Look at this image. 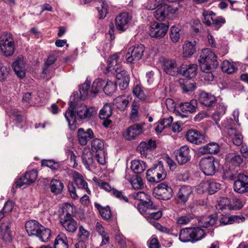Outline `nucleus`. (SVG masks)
I'll use <instances>...</instances> for the list:
<instances>
[{"mask_svg": "<svg viewBox=\"0 0 248 248\" xmlns=\"http://www.w3.org/2000/svg\"><path fill=\"white\" fill-rule=\"evenodd\" d=\"M102 218L106 220H110L112 219L110 207L108 206L104 207L103 209H101L99 213Z\"/></svg>", "mask_w": 248, "mask_h": 248, "instance_id": "nucleus-64", "label": "nucleus"}, {"mask_svg": "<svg viewBox=\"0 0 248 248\" xmlns=\"http://www.w3.org/2000/svg\"><path fill=\"white\" fill-rule=\"evenodd\" d=\"M240 174L235 170H226L224 171L222 177L224 179L234 180L238 178Z\"/></svg>", "mask_w": 248, "mask_h": 248, "instance_id": "nucleus-57", "label": "nucleus"}, {"mask_svg": "<svg viewBox=\"0 0 248 248\" xmlns=\"http://www.w3.org/2000/svg\"><path fill=\"white\" fill-rule=\"evenodd\" d=\"M198 99L200 104L207 107L214 106L217 102L215 95L204 91L200 93Z\"/></svg>", "mask_w": 248, "mask_h": 248, "instance_id": "nucleus-23", "label": "nucleus"}, {"mask_svg": "<svg viewBox=\"0 0 248 248\" xmlns=\"http://www.w3.org/2000/svg\"><path fill=\"white\" fill-rule=\"evenodd\" d=\"M143 216L147 219L151 223V220H158L162 217V212L160 211L157 212H148V213L143 214Z\"/></svg>", "mask_w": 248, "mask_h": 248, "instance_id": "nucleus-62", "label": "nucleus"}, {"mask_svg": "<svg viewBox=\"0 0 248 248\" xmlns=\"http://www.w3.org/2000/svg\"><path fill=\"white\" fill-rule=\"evenodd\" d=\"M153 194L158 199L168 200L172 196L173 190L166 183H161L154 188Z\"/></svg>", "mask_w": 248, "mask_h": 248, "instance_id": "nucleus-8", "label": "nucleus"}, {"mask_svg": "<svg viewBox=\"0 0 248 248\" xmlns=\"http://www.w3.org/2000/svg\"><path fill=\"white\" fill-rule=\"evenodd\" d=\"M143 132L142 125L138 124H134L123 132V136L126 140L134 139Z\"/></svg>", "mask_w": 248, "mask_h": 248, "instance_id": "nucleus-17", "label": "nucleus"}, {"mask_svg": "<svg viewBox=\"0 0 248 248\" xmlns=\"http://www.w3.org/2000/svg\"><path fill=\"white\" fill-rule=\"evenodd\" d=\"M51 191L55 195L60 194L62 191L64 186L59 180L52 179L50 184Z\"/></svg>", "mask_w": 248, "mask_h": 248, "instance_id": "nucleus-43", "label": "nucleus"}, {"mask_svg": "<svg viewBox=\"0 0 248 248\" xmlns=\"http://www.w3.org/2000/svg\"><path fill=\"white\" fill-rule=\"evenodd\" d=\"M74 207L70 204L66 203L64 204L62 207V213L61 215L60 218H70L72 217V214L73 213Z\"/></svg>", "mask_w": 248, "mask_h": 248, "instance_id": "nucleus-49", "label": "nucleus"}, {"mask_svg": "<svg viewBox=\"0 0 248 248\" xmlns=\"http://www.w3.org/2000/svg\"><path fill=\"white\" fill-rule=\"evenodd\" d=\"M13 68L18 77L23 78L25 76V67L23 58H18L13 63Z\"/></svg>", "mask_w": 248, "mask_h": 248, "instance_id": "nucleus-30", "label": "nucleus"}, {"mask_svg": "<svg viewBox=\"0 0 248 248\" xmlns=\"http://www.w3.org/2000/svg\"><path fill=\"white\" fill-rule=\"evenodd\" d=\"M97 10L100 15V18H104L108 13V4L105 0H97Z\"/></svg>", "mask_w": 248, "mask_h": 248, "instance_id": "nucleus-47", "label": "nucleus"}, {"mask_svg": "<svg viewBox=\"0 0 248 248\" xmlns=\"http://www.w3.org/2000/svg\"><path fill=\"white\" fill-rule=\"evenodd\" d=\"M221 69L224 72L228 74H232L237 70V68L232 62L225 60L222 63Z\"/></svg>", "mask_w": 248, "mask_h": 248, "instance_id": "nucleus-46", "label": "nucleus"}, {"mask_svg": "<svg viewBox=\"0 0 248 248\" xmlns=\"http://www.w3.org/2000/svg\"><path fill=\"white\" fill-rule=\"evenodd\" d=\"M156 10L154 12V16L158 21H163L169 14L173 12L172 8L166 4L156 6Z\"/></svg>", "mask_w": 248, "mask_h": 248, "instance_id": "nucleus-18", "label": "nucleus"}, {"mask_svg": "<svg viewBox=\"0 0 248 248\" xmlns=\"http://www.w3.org/2000/svg\"><path fill=\"white\" fill-rule=\"evenodd\" d=\"M90 82L86 81L85 83L79 87V91L80 93V98L81 99H85L89 94V89L90 88Z\"/></svg>", "mask_w": 248, "mask_h": 248, "instance_id": "nucleus-55", "label": "nucleus"}, {"mask_svg": "<svg viewBox=\"0 0 248 248\" xmlns=\"http://www.w3.org/2000/svg\"><path fill=\"white\" fill-rule=\"evenodd\" d=\"M166 175V171L161 163L149 169L146 172L147 179L150 182L158 183L164 180Z\"/></svg>", "mask_w": 248, "mask_h": 248, "instance_id": "nucleus-4", "label": "nucleus"}, {"mask_svg": "<svg viewBox=\"0 0 248 248\" xmlns=\"http://www.w3.org/2000/svg\"><path fill=\"white\" fill-rule=\"evenodd\" d=\"M0 229L2 239L6 242H10L12 240V235L10 230V223H2L0 226Z\"/></svg>", "mask_w": 248, "mask_h": 248, "instance_id": "nucleus-36", "label": "nucleus"}, {"mask_svg": "<svg viewBox=\"0 0 248 248\" xmlns=\"http://www.w3.org/2000/svg\"><path fill=\"white\" fill-rule=\"evenodd\" d=\"M105 81L100 78L95 79L92 84L91 93L93 95H95L99 93L103 88Z\"/></svg>", "mask_w": 248, "mask_h": 248, "instance_id": "nucleus-48", "label": "nucleus"}, {"mask_svg": "<svg viewBox=\"0 0 248 248\" xmlns=\"http://www.w3.org/2000/svg\"><path fill=\"white\" fill-rule=\"evenodd\" d=\"M234 122L232 119H227L222 123V127L228 130V133L230 136H233L232 141L234 144L237 146L242 145L243 143V137L242 134L237 131L235 128L232 126Z\"/></svg>", "mask_w": 248, "mask_h": 248, "instance_id": "nucleus-9", "label": "nucleus"}, {"mask_svg": "<svg viewBox=\"0 0 248 248\" xmlns=\"http://www.w3.org/2000/svg\"><path fill=\"white\" fill-rule=\"evenodd\" d=\"M169 26L165 23L155 22L151 24L149 34L152 37L162 38L165 36Z\"/></svg>", "mask_w": 248, "mask_h": 248, "instance_id": "nucleus-12", "label": "nucleus"}, {"mask_svg": "<svg viewBox=\"0 0 248 248\" xmlns=\"http://www.w3.org/2000/svg\"><path fill=\"white\" fill-rule=\"evenodd\" d=\"M78 136L79 143L81 145H85L89 140L94 137V134L93 130L90 128H88L86 131H85L83 128H80L78 131Z\"/></svg>", "mask_w": 248, "mask_h": 248, "instance_id": "nucleus-24", "label": "nucleus"}, {"mask_svg": "<svg viewBox=\"0 0 248 248\" xmlns=\"http://www.w3.org/2000/svg\"><path fill=\"white\" fill-rule=\"evenodd\" d=\"M233 189L235 192L240 194L248 192V176L240 174L237 180L234 182Z\"/></svg>", "mask_w": 248, "mask_h": 248, "instance_id": "nucleus-14", "label": "nucleus"}, {"mask_svg": "<svg viewBox=\"0 0 248 248\" xmlns=\"http://www.w3.org/2000/svg\"><path fill=\"white\" fill-rule=\"evenodd\" d=\"M10 68L0 61V81H4L8 77Z\"/></svg>", "mask_w": 248, "mask_h": 248, "instance_id": "nucleus-58", "label": "nucleus"}, {"mask_svg": "<svg viewBox=\"0 0 248 248\" xmlns=\"http://www.w3.org/2000/svg\"><path fill=\"white\" fill-rule=\"evenodd\" d=\"M42 227L41 224L34 220L28 221L25 224L26 230L29 236H36Z\"/></svg>", "mask_w": 248, "mask_h": 248, "instance_id": "nucleus-27", "label": "nucleus"}, {"mask_svg": "<svg viewBox=\"0 0 248 248\" xmlns=\"http://www.w3.org/2000/svg\"><path fill=\"white\" fill-rule=\"evenodd\" d=\"M205 235L204 230L200 227L186 228L179 232V239L183 242L192 243L201 240Z\"/></svg>", "mask_w": 248, "mask_h": 248, "instance_id": "nucleus-3", "label": "nucleus"}, {"mask_svg": "<svg viewBox=\"0 0 248 248\" xmlns=\"http://www.w3.org/2000/svg\"><path fill=\"white\" fill-rule=\"evenodd\" d=\"M116 77L120 88L122 90L126 89L128 86L130 78L127 72L124 69L117 68Z\"/></svg>", "mask_w": 248, "mask_h": 248, "instance_id": "nucleus-22", "label": "nucleus"}, {"mask_svg": "<svg viewBox=\"0 0 248 248\" xmlns=\"http://www.w3.org/2000/svg\"><path fill=\"white\" fill-rule=\"evenodd\" d=\"M216 208L218 211H222L223 209L231 210V200L225 197L220 198L216 204Z\"/></svg>", "mask_w": 248, "mask_h": 248, "instance_id": "nucleus-42", "label": "nucleus"}, {"mask_svg": "<svg viewBox=\"0 0 248 248\" xmlns=\"http://www.w3.org/2000/svg\"><path fill=\"white\" fill-rule=\"evenodd\" d=\"M192 193L193 190L191 186H183L180 188L177 193L178 198L183 203H186Z\"/></svg>", "mask_w": 248, "mask_h": 248, "instance_id": "nucleus-29", "label": "nucleus"}, {"mask_svg": "<svg viewBox=\"0 0 248 248\" xmlns=\"http://www.w3.org/2000/svg\"><path fill=\"white\" fill-rule=\"evenodd\" d=\"M91 147L93 152L103 151L104 149V144L102 140L95 138L92 141Z\"/></svg>", "mask_w": 248, "mask_h": 248, "instance_id": "nucleus-56", "label": "nucleus"}, {"mask_svg": "<svg viewBox=\"0 0 248 248\" xmlns=\"http://www.w3.org/2000/svg\"><path fill=\"white\" fill-rule=\"evenodd\" d=\"M227 158L230 160L231 162L235 166H239L243 162V159L240 155L236 153L228 154Z\"/></svg>", "mask_w": 248, "mask_h": 248, "instance_id": "nucleus-60", "label": "nucleus"}, {"mask_svg": "<svg viewBox=\"0 0 248 248\" xmlns=\"http://www.w3.org/2000/svg\"><path fill=\"white\" fill-rule=\"evenodd\" d=\"M73 180L78 188L85 189L89 194H91V191L88 187L87 183L83 179L82 175L77 171L73 173Z\"/></svg>", "mask_w": 248, "mask_h": 248, "instance_id": "nucleus-32", "label": "nucleus"}, {"mask_svg": "<svg viewBox=\"0 0 248 248\" xmlns=\"http://www.w3.org/2000/svg\"><path fill=\"white\" fill-rule=\"evenodd\" d=\"M77 236L79 241L75 245V248H86V242L89 239L90 236V232L83 226L80 225L78 227Z\"/></svg>", "mask_w": 248, "mask_h": 248, "instance_id": "nucleus-16", "label": "nucleus"}, {"mask_svg": "<svg viewBox=\"0 0 248 248\" xmlns=\"http://www.w3.org/2000/svg\"><path fill=\"white\" fill-rule=\"evenodd\" d=\"M218 162L212 156L204 157L201 159L199 166L201 170L206 175L212 176L217 170V165Z\"/></svg>", "mask_w": 248, "mask_h": 248, "instance_id": "nucleus-6", "label": "nucleus"}, {"mask_svg": "<svg viewBox=\"0 0 248 248\" xmlns=\"http://www.w3.org/2000/svg\"><path fill=\"white\" fill-rule=\"evenodd\" d=\"M145 48L142 44L135 45L129 48L125 59L128 63H135L141 60Z\"/></svg>", "mask_w": 248, "mask_h": 248, "instance_id": "nucleus-7", "label": "nucleus"}, {"mask_svg": "<svg viewBox=\"0 0 248 248\" xmlns=\"http://www.w3.org/2000/svg\"><path fill=\"white\" fill-rule=\"evenodd\" d=\"M196 41H186L183 45V56L185 58L191 56L196 51Z\"/></svg>", "mask_w": 248, "mask_h": 248, "instance_id": "nucleus-34", "label": "nucleus"}, {"mask_svg": "<svg viewBox=\"0 0 248 248\" xmlns=\"http://www.w3.org/2000/svg\"><path fill=\"white\" fill-rule=\"evenodd\" d=\"M37 173L35 170L26 172L25 175L21 177L16 182V186L21 187L24 186H27L33 183L37 178Z\"/></svg>", "mask_w": 248, "mask_h": 248, "instance_id": "nucleus-15", "label": "nucleus"}, {"mask_svg": "<svg viewBox=\"0 0 248 248\" xmlns=\"http://www.w3.org/2000/svg\"><path fill=\"white\" fill-rule=\"evenodd\" d=\"M173 121V118L171 116H170L168 118H164L163 120H160L158 124L156 126L155 130L156 132H161L162 131L169 127L172 124Z\"/></svg>", "mask_w": 248, "mask_h": 248, "instance_id": "nucleus-45", "label": "nucleus"}, {"mask_svg": "<svg viewBox=\"0 0 248 248\" xmlns=\"http://www.w3.org/2000/svg\"><path fill=\"white\" fill-rule=\"evenodd\" d=\"M112 108L110 105L106 104L100 110L99 116L100 119L108 118L112 115Z\"/></svg>", "mask_w": 248, "mask_h": 248, "instance_id": "nucleus-54", "label": "nucleus"}, {"mask_svg": "<svg viewBox=\"0 0 248 248\" xmlns=\"http://www.w3.org/2000/svg\"><path fill=\"white\" fill-rule=\"evenodd\" d=\"M82 163L86 169L90 170L93 164V154L89 149H85L81 155Z\"/></svg>", "mask_w": 248, "mask_h": 248, "instance_id": "nucleus-33", "label": "nucleus"}, {"mask_svg": "<svg viewBox=\"0 0 248 248\" xmlns=\"http://www.w3.org/2000/svg\"><path fill=\"white\" fill-rule=\"evenodd\" d=\"M186 138L187 141L196 145L200 144L205 140L204 135L199 131L194 129L188 130Z\"/></svg>", "mask_w": 248, "mask_h": 248, "instance_id": "nucleus-19", "label": "nucleus"}, {"mask_svg": "<svg viewBox=\"0 0 248 248\" xmlns=\"http://www.w3.org/2000/svg\"><path fill=\"white\" fill-rule=\"evenodd\" d=\"M132 17L126 12L120 13L115 17V26L117 30L124 31L130 26Z\"/></svg>", "mask_w": 248, "mask_h": 248, "instance_id": "nucleus-10", "label": "nucleus"}, {"mask_svg": "<svg viewBox=\"0 0 248 248\" xmlns=\"http://www.w3.org/2000/svg\"><path fill=\"white\" fill-rule=\"evenodd\" d=\"M156 147L155 141L150 139L147 142L142 141L137 148V151L142 157H146L148 154Z\"/></svg>", "mask_w": 248, "mask_h": 248, "instance_id": "nucleus-20", "label": "nucleus"}, {"mask_svg": "<svg viewBox=\"0 0 248 248\" xmlns=\"http://www.w3.org/2000/svg\"><path fill=\"white\" fill-rule=\"evenodd\" d=\"M220 184L214 180L205 181L202 184V186L207 188L210 194H213L220 189Z\"/></svg>", "mask_w": 248, "mask_h": 248, "instance_id": "nucleus-39", "label": "nucleus"}, {"mask_svg": "<svg viewBox=\"0 0 248 248\" xmlns=\"http://www.w3.org/2000/svg\"><path fill=\"white\" fill-rule=\"evenodd\" d=\"M197 67L196 64H190L185 68L181 67L182 72H179V74L188 78H194L197 74Z\"/></svg>", "mask_w": 248, "mask_h": 248, "instance_id": "nucleus-35", "label": "nucleus"}, {"mask_svg": "<svg viewBox=\"0 0 248 248\" xmlns=\"http://www.w3.org/2000/svg\"><path fill=\"white\" fill-rule=\"evenodd\" d=\"M54 247V248H68V239L65 234L61 233L56 237Z\"/></svg>", "mask_w": 248, "mask_h": 248, "instance_id": "nucleus-37", "label": "nucleus"}, {"mask_svg": "<svg viewBox=\"0 0 248 248\" xmlns=\"http://www.w3.org/2000/svg\"><path fill=\"white\" fill-rule=\"evenodd\" d=\"M131 169L135 173H141L146 169L145 163L140 160H134L131 162Z\"/></svg>", "mask_w": 248, "mask_h": 248, "instance_id": "nucleus-41", "label": "nucleus"}, {"mask_svg": "<svg viewBox=\"0 0 248 248\" xmlns=\"http://www.w3.org/2000/svg\"><path fill=\"white\" fill-rule=\"evenodd\" d=\"M133 93L141 101H144L147 98L143 88L139 85H136L133 87Z\"/></svg>", "mask_w": 248, "mask_h": 248, "instance_id": "nucleus-51", "label": "nucleus"}, {"mask_svg": "<svg viewBox=\"0 0 248 248\" xmlns=\"http://www.w3.org/2000/svg\"><path fill=\"white\" fill-rule=\"evenodd\" d=\"M219 150L218 144L216 142H210L200 149L201 152L203 154H216Z\"/></svg>", "mask_w": 248, "mask_h": 248, "instance_id": "nucleus-40", "label": "nucleus"}, {"mask_svg": "<svg viewBox=\"0 0 248 248\" xmlns=\"http://www.w3.org/2000/svg\"><path fill=\"white\" fill-rule=\"evenodd\" d=\"M178 82L181 89L185 92H191L196 88V86L193 83L190 82L187 80L186 81L184 79H180L179 80Z\"/></svg>", "mask_w": 248, "mask_h": 248, "instance_id": "nucleus-50", "label": "nucleus"}, {"mask_svg": "<svg viewBox=\"0 0 248 248\" xmlns=\"http://www.w3.org/2000/svg\"><path fill=\"white\" fill-rule=\"evenodd\" d=\"M193 217L189 214L181 216L176 219V222L180 225H186L190 222Z\"/></svg>", "mask_w": 248, "mask_h": 248, "instance_id": "nucleus-63", "label": "nucleus"}, {"mask_svg": "<svg viewBox=\"0 0 248 248\" xmlns=\"http://www.w3.org/2000/svg\"><path fill=\"white\" fill-rule=\"evenodd\" d=\"M130 182L135 189H141L143 186V183L140 177L136 175L135 177L130 179Z\"/></svg>", "mask_w": 248, "mask_h": 248, "instance_id": "nucleus-61", "label": "nucleus"}, {"mask_svg": "<svg viewBox=\"0 0 248 248\" xmlns=\"http://www.w3.org/2000/svg\"><path fill=\"white\" fill-rule=\"evenodd\" d=\"M131 100L129 96L122 95L116 97L113 100V105L121 110L124 111L127 108L128 103Z\"/></svg>", "mask_w": 248, "mask_h": 248, "instance_id": "nucleus-31", "label": "nucleus"}, {"mask_svg": "<svg viewBox=\"0 0 248 248\" xmlns=\"http://www.w3.org/2000/svg\"><path fill=\"white\" fill-rule=\"evenodd\" d=\"M198 62L202 71L212 70L216 69L219 64L216 55L209 48L202 50Z\"/></svg>", "mask_w": 248, "mask_h": 248, "instance_id": "nucleus-2", "label": "nucleus"}, {"mask_svg": "<svg viewBox=\"0 0 248 248\" xmlns=\"http://www.w3.org/2000/svg\"><path fill=\"white\" fill-rule=\"evenodd\" d=\"M0 46L2 52L6 56L14 53V42L10 33L5 32L0 36Z\"/></svg>", "mask_w": 248, "mask_h": 248, "instance_id": "nucleus-5", "label": "nucleus"}, {"mask_svg": "<svg viewBox=\"0 0 248 248\" xmlns=\"http://www.w3.org/2000/svg\"><path fill=\"white\" fill-rule=\"evenodd\" d=\"M197 101L192 99L190 101L181 103L178 109L181 113L182 118L187 117L189 114L195 112L197 108Z\"/></svg>", "mask_w": 248, "mask_h": 248, "instance_id": "nucleus-13", "label": "nucleus"}, {"mask_svg": "<svg viewBox=\"0 0 248 248\" xmlns=\"http://www.w3.org/2000/svg\"><path fill=\"white\" fill-rule=\"evenodd\" d=\"M202 21L203 23L208 26L212 25L215 14L212 11H204L202 13Z\"/></svg>", "mask_w": 248, "mask_h": 248, "instance_id": "nucleus-52", "label": "nucleus"}, {"mask_svg": "<svg viewBox=\"0 0 248 248\" xmlns=\"http://www.w3.org/2000/svg\"><path fill=\"white\" fill-rule=\"evenodd\" d=\"M116 89V83L108 81L103 88V91L106 94L110 95L115 92Z\"/></svg>", "mask_w": 248, "mask_h": 248, "instance_id": "nucleus-59", "label": "nucleus"}, {"mask_svg": "<svg viewBox=\"0 0 248 248\" xmlns=\"http://www.w3.org/2000/svg\"><path fill=\"white\" fill-rule=\"evenodd\" d=\"M217 220V214L202 217L199 220V224L201 227L208 228L214 226Z\"/></svg>", "mask_w": 248, "mask_h": 248, "instance_id": "nucleus-26", "label": "nucleus"}, {"mask_svg": "<svg viewBox=\"0 0 248 248\" xmlns=\"http://www.w3.org/2000/svg\"><path fill=\"white\" fill-rule=\"evenodd\" d=\"M120 56L118 54H115L109 57L108 60V67L107 70L108 72H115L116 73V69H124L119 64Z\"/></svg>", "mask_w": 248, "mask_h": 248, "instance_id": "nucleus-25", "label": "nucleus"}, {"mask_svg": "<svg viewBox=\"0 0 248 248\" xmlns=\"http://www.w3.org/2000/svg\"><path fill=\"white\" fill-rule=\"evenodd\" d=\"M189 152V148L186 145L182 146L179 148L176 155V159L180 165L185 164L190 160Z\"/></svg>", "mask_w": 248, "mask_h": 248, "instance_id": "nucleus-21", "label": "nucleus"}, {"mask_svg": "<svg viewBox=\"0 0 248 248\" xmlns=\"http://www.w3.org/2000/svg\"><path fill=\"white\" fill-rule=\"evenodd\" d=\"M60 222L65 230L71 233H74L78 229V223L73 217L70 218H61Z\"/></svg>", "mask_w": 248, "mask_h": 248, "instance_id": "nucleus-28", "label": "nucleus"}, {"mask_svg": "<svg viewBox=\"0 0 248 248\" xmlns=\"http://www.w3.org/2000/svg\"><path fill=\"white\" fill-rule=\"evenodd\" d=\"M161 64L163 71L168 75L176 76L179 72H182V69L177 67L174 60L163 58L161 61Z\"/></svg>", "mask_w": 248, "mask_h": 248, "instance_id": "nucleus-11", "label": "nucleus"}, {"mask_svg": "<svg viewBox=\"0 0 248 248\" xmlns=\"http://www.w3.org/2000/svg\"><path fill=\"white\" fill-rule=\"evenodd\" d=\"M14 207V203L11 201H8L4 204L2 210L0 211V220L8 215Z\"/></svg>", "mask_w": 248, "mask_h": 248, "instance_id": "nucleus-53", "label": "nucleus"}, {"mask_svg": "<svg viewBox=\"0 0 248 248\" xmlns=\"http://www.w3.org/2000/svg\"><path fill=\"white\" fill-rule=\"evenodd\" d=\"M36 236L38 237L39 239L42 242H46L48 241L51 236V231L48 228H46L42 226L40 229Z\"/></svg>", "mask_w": 248, "mask_h": 248, "instance_id": "nucleus-44", "label": "nucleus"}, {"mask_svg": "<svg viewBox=\"0 0 248 248\" xmlns=\"http://www.w3.org/2000/svg\"><path fill=\"white\" fill-rule=\"evenodd\" d=\"M138 209L140 213L145 214L148 213V212L156 209V206L153 204L152 201L149 200L139 204Z\"/></svg>", "mask_w": 248, "mask_h": 248, "instance_id": "nucleus-38", "label": "nucleus"}, {"mask_svg": "<svg viewBox=\"0 0 248 248\" xmlns=\"http://www.w3.org/2000/svg\"><path fill=\"white\" fill-rule=\"evenodd\" d=\"M74 96L70 97L69 107L65 112L64 116L68 123L69 128L71 129L75 128L77 119L82 120L90 118L94 111L93 107L87 108L82 104L76 103Z\"/></svg>", "mask_w": 248, "mask_h": 248, "instance_id": "nucleus-1", "label": "nucleus"}]
</instances>
